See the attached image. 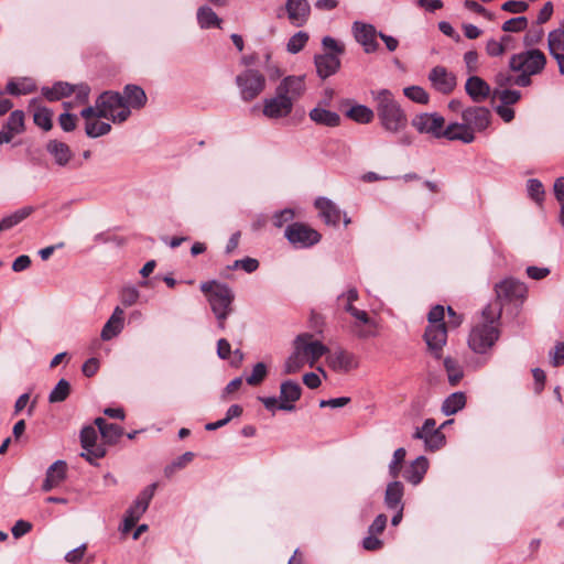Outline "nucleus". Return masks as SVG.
<instances>
[{
	"label": "nucleus",
	"mask_w": 564,
	"mask_h": 564,
	"mask_svg": "<svg viewBox=\"0 0 564 564\" xmlns=\"http://www.w3.org/2000/svg\"><path fill=\"white\" fill-rule=\"evenodd\" d=\"M404 495V486L401 481L394 480L388 484L384 492V505L388 509L403 507L402 498Z\"/></svg>",
	"instance_id": "nucleus-33"
},
{
	"label": "nucleus",
	"mask_w": 564,
	"mask_h": 564,
	"mask_svg": "<svg viewBox=\"0 0 564 564\" xmlns=\"http://www.w3.org/2000/svg\"><path fill=\"white\" fill-rule=\"evenodd\" d=\"M98 117L111 120L113 123L124 122L131 115L124 98L118 91L106 90L97 98Z\"/></svg>",
	"instance_id": "nucleus-4"
},
{
	"label": "nucleus",
	"mask_w": 564,
	"mask_h": 564,
	"mask_svg": "<svg viewBox=\"0 0 564 564\" xmlns=\"http://www.w3.org/2000/svg\"><path fill=\"white\" fill-rule=\"evenodd\" d=\"M293 110L291 99L275 89V96L263 101V115L270 119L288 117Z\"/></svg>",
	"instance_id": "nucleus-14"
},
{
	"label": "nucleus",
	"mask_w": 564,
	"mask_h": 564,
	"mask_svg": "<svg viewBox=\"0 0 564 564\" xmlns=\"http://www.w3.org/2000/svg\"><path fill=\"white\" fill-rule=\"evenodd\" d=\"M403 94L406 98L420 105H426L430 100L427 91L421 86L405 87Z\"/></svg>",
	"instance_id": "nucleus-46"
},
{
	"label": "nucleus",
	"mask_w": 564,
	"mask_h": 564,
	"mask_svg": "<svg viewBox=\"0 0 564 564\" xmlns=\"http://www.w3.org/2000/svg\"><path fill=\"white\" fill-rule=\"evenodd\" d=\"M123 434V430L121 426L108 423L104 429H101L100 435L108 444H115Z\"/></svg>",
	"instance_id": "nucleus-48"
},
{
	"label": "nucleus",
	"mask_w": 564,
	"mask_h": 564,
	"mask_svg": "<svg viewBox=\"0 0 564 564\" xmlns=\"http://www.w3.org/2000/svg\"><path fill=\"white\" fill-rule=\"evenodd\" d=\"M236 84L240 90L241 99L251 101L264 90L265 77L259 70L249 68L237 75Z\"/></svg>",
	"instance_id": "nucleus-6"
},
{
	"label": "nucleus",
	"mask_w": 564,
	"mask_h": 564,
	"mask_svg": "<svg viewBox=\"0 0 564 564\" xmlns=\"http://www.w3.org/2000/svg\"><path fill=\"white\" fill-rule=\"evenodd\" d=\"M465 90L475 102H480L490 95L492 96L490 86L479 76H470L466 80Z\"/></svg>",
	"instance_id": "nucleus-23"
},
{
	"label": "nucleus",
	"mask_w": 564,
	"mask_h": 564,
	"mask_svg": "<svg viewBox=\"0 0 564 564\" xmlns=\"http://www.w3.org/2000/svg\"><path fill=\"white\" fill-rule=\"evenodd\" d=\"M492 98H499L502 105L510 106L517 104L520 100L521 93L519 90L508 88H495L492 90Z\"/></svg>",
	"instance_id": "nucleus-45"
},
{
	"label": "nucleus",
	"mask_w": 564,
	"mask_h": 564,
	"mask_svg": "<svg viewBox=\"0 0 564 564\" xmlns=\"http://www.w3.org/2000/svg\"><path fill=\"white\" fill-rule=\"evenodd\" d=\"M98 433L94 426H85L80 431V444L85 449L80 454L91 465H97L96 460L105 457L106 448L102 444H97Z\"/></svg>",
	"instance_id": "nucleus-10"
},
{
	"label": "nucleus",
	"mask_w": 564,
	"mask_h": 564,
	"mask_svg": "<svg viewBox=\"0 0 564 564\" xmlns=\"http://www.w3.org/2000/svg\"><path fill=\"white\" fill-rule=\"evenodd\" d=\"M551 364L553 367L564 365V341L557 343L553 351H550Z\"/></svg>",
	"instance_id": "nucleus-64"
},
{
	"label": "nucleus",
	"mask_w": 564,
	"mask_h": 564,
	"mask_svg": "<svg viewBox=\"0 0 564 564\" xmlns=\"http://www.w3.org/2000/svg\"><path fill=\"white\" fill-rule=\"evenodd\" d=\"M66 463L58 459L47 468L46 475L51 474L53 481L59 485L66 478Z\"/></svg>",
	"instance_id": "nucleus-51"
},
{
	"label": "nucleus",
	"mask_w": 564,
	"mask_h": 564,
	"mask_svg": "<svg viewBox=\"0 0 564 564\" xmlns=\"http://www.w3.org/2000/svg\"><path fill=\"white\" fill-rule=\"evenodd\" d=\"M495 291L497 294V302L502 306L506 303H522L527 296L528 289L523 282L513 278H507L496 284Z\"/></svg>",
	"instance_id": "nucleus-9"
},
{
	"label": "nucleus",
	"mask_w": 564,
	"mask_h": 564,
	"mask_svg": "<svg viewBox=\"0 0 564 564\" xmlns=\"http://www.w3.org/2000/svg\"><path fill=\"white\" fill-rule=\"evenodd\" d=\"M310 35L304 31H299L292 35L286 43V51L291 54L301 52L308 42Z\"/></svg>",
	"instance_id": "nucleus-44"
},
{
	"label": "nucleus",
	"mask_w": 564,
	"mask_h": 564,
	"mask_svg": "<svg viewBox=\"0 0 564 564\" xmlns=\"http://www.w3.org/2000/svg\"><path fill=\"white\" fill-rule=\"evenodd\" d=\"M200 291L206 295L214 314H231L234 312L235 293L226 283L210 280L200 283Z\"/></svg>",
	"instance_id": "nucleus-3"
},
{
	"label": "nucleus",
	"mask_w": 564,
	"mask_h": 564,
	"mask_svg": "<svg viewBox=\"0 0 564 564\" xmlns=\"http://www.w3.org/2000/svg\"><path fill=\"white\" fill-rule=\"evenodd\" d=\"M376 101V112L382 129L390 134H399L408 127V117L389 89L371 90Z\"/></svg>",
	"instance_id": "nucleus-1"
},
{
	"label": "nucleus",
	"mask_w": 564,
	"mask_h": 564,
	"mask_svg": "<svg viewBox=\"0 0 564 564\" xmlns=\"http://www.w3.org/2000/svg\"><path fill=\"white\" fill-rule=\"evenodd\" d=\"M512 73L513 70H511L510 68L499 70L495 76V84L497 85L496 88L503 89L509 86H512L514 84L513 80L516 76Z\"/></svg>",
	"instance_id": "nucleus-58"
},
{
	"label": "nucleus",
	"mask_w": 564,
	"mask_h": 564,
	"mask_svg": "<svg viewBox=\"0 0 564 564\" xmlns=\"http://www.w3.org/2000/svg\"><path fill=\"white\" fill-rule=\"evenodd\" d=\"M155 489H156L155 482L147 486L138 495L137 499L133 501V503L129 507V509L126 512L140 520V518L143 516V513L148 510L149 505L154 496Z\"/></svg>",
	"instance_id": "nucleus-26"
},
{
	"label": "nucleus",
	"mask_w": 564,
	"mask_h": 564,
	"mask_svg": "<svg viewBox=\"0 0 564 564\" xmlns=\"http://www.w3.org/2000/svg\"><path fill=\"white\" fill-rule=\"evenodd\" d=\"M506 46L502 42L490 39L486 44V53L491 57H498L503 55Z\"/></svg>",
	"instance_id": "nucleus-62"
},
{
	"label": "nucleus",
	"mask_w": 564,
	"mask_h": 564,
	"mask_svg": "<svg viewBox=\"0 0 564 564\" xmlns=\"http://www.w3.org/2000/svg\"><path fill=\"white\" fill-rule=\"evenodd\" d=\"M288 241L296 249L311 248L321 241V234L303 223H292L284 231Z\"/></svg>",
	"instance_id": "nucleus-7"
},
{
	"label": "nucleus",
	"mask_w": 564,
	"mask_h": 564,
	"mask_svg": "<svg viewBox=\"0 0 564 564\" xmlns=\"http://www.w3.org/2000/svg\"><path fill=\"white\" fill-rule=\"evenodd\" d=\"M46 151L54 158L58 166H65L70 161L73 153L70 148L58 140H50L46 144Z\"/></svg>",
	"instance_id": "nucleus-32"
},
{
	"label": "nucleus",
	"mask_w": 564,
	"mask_h": 564,
	"mask_svg": "<svg viewBox=\"0 0 564 564\" xmlns=\"http://www.w3.org/2000/svg\"><path fill=\"white\" fill-rule=\"evenodd\" d=\"M70 393V383L66 379H61L48 394L50 403L65 401Z\"/></svg>",
	"instance_id": "nucleus-42"
},
{
	"label": "nucleus",
	"mask_w": 564,
	"mask_h": 564,
	"mask_svg": "<svg viewBox=\"0 0 564 564\" xmlns=\"http://www.w3.org/2000/svg\"><path fill=\"white\" fill-rule=\"evenodd\" d=\"M406 452L403 447L394 451L392 460L389 464V474L392 478H397L401 470V464L405 458Z\"/></svg>",
	"instance_id": "nucleus-53"
},
{
	"label": "nucleus",
	"mask_w": 564,
	"mask_h": 564,
	"mask_svg": "<svg viewBox=\"0 0 564 564\" xmlns=\"http://www.w3.org/2000/svg\"><path fill=\"white\" fill-rule=\"evenodd\" d=\"M462 119L469 126V128L475 131H485L489 124L491 119L490 110L486 107L474 106L468 107L463 110Z\"/></svg>",
	"instance_id": "nucleus-16"
},
{
	"label": "nucleus",
	"mask_w": 564,
	"mask_h": 564,
	"mask_svg": "<svg viewBox=\"0 0 564 564\" xmlns=\"http://www.w3.org/2000/svg\"><path fill=\"white\" fill-rule=\"evenodd\" d=\"M285 10L290 22L295 26H303L311 13L307 0H286Z\"/></svg>",
	"instance_id": "nucleus-21"
},
{
	"label": "nucleus",
	"mask_w": 564,
	"mask_h": 564,
	"mask_svg": "<svg viewBox=\"0 0 564 564\" xmlns=\"http://www.w3.org/2000/svg\"><path fill=\"white\" fill-rule=\"evenodd\" d=\"M547 46L551 56L564 53V28L555 29L549 33Z\"/></svg>",
	"instance_id": "nucleus-39"
},
{
	"label": "nucleus",
	"mask_w": 564,
	"mask_h": 564,
	"mask_svg": "<svg viewBox=\"0 0 564 564\" xmlns=\"http://www.w3.org/2000/svg\"><path fill=\"white\" fill-rule=\"evenodd\" d=\"M466 404V395L464 392H454L449 394L442 404V412L446 415H453L460 411Z\"/></svg>",
	"instance_id": "nucleus-36"
},
{
	"label": "nucleus",
	"mask_w": 564,
	"mask_h": 564,
	"mask_svg": "<svg viewBox=\"0 0 564 564\" xmlns=\"http://www.w3.org/2000/svg\"><path fill=\"white\" fill-rule=\"evenodd\" d=\"M423 442L427 451L434 452L443 447L445 444V435L441 430H438L437 432H434V434L424 438Z\"/></svg>",
	"instance_id": "nucleus-57"
},
{
	"label": "nucleus",
	"mask_w": 564,
	"mask_h": 564,
	"mask_svg": "<svg viewBox=\"0 0 564 564\" xmlns=\"http://www.w3.org/2000/svg\"><path fill=\"white\" fill-rule=\"evenodd\" d=\"M443 138L451 141H462L468 144L475 140V133L465 121L462 123L452 122L445 128Z\"/></svg>",
	"instance_id": "nucleus-24"
},
{
	"label": "nucleus",
	"mask_w": 564,
	"mask_h": 564,
	"mask_svg": "<svg viewBox=\"0 0 564 564\" xmlns=\"http://www.w3.org/2000/svg\"><path fill=\"white\" fill-rule=\"evenodd\" d=\"M128 108L141 109L145 106L148 97L143 88L138 85L129 84L123 88V95Z\"/></svg>",
	"instance_id": "nucleus-30"
},
{
	"label": "nucleus",
	"mask_w": 564,
	"mask_h": 564,
	"mask_svg": "<svg viewBox=\"0 0 564 564\" xmlns=\"http://www.w3.org/2000/svg\"><path fill=\"white\" fill-rule=\"evenodd\" d=\"M52 117V110L46 107H39L33 115V121L44 131H50L53 127Z\"/></svg>",
	"instance_id": "nucleus-43"
},
{
	"label": "nucleus",
	"mask_w": 564,
	"mask_h": 564,
	"mask_svg": "<svg viewBox=\"0 0 564 564\" xmlns=\"http://www.w3.org/2000/svg\"><path fill=\"white\" fill-rule=\"evenodd\" d=\"M346 116L358 123H370L375 118V112L365 105H355L346 111Z\"/></svg>",
	"instance_id": "nucleus-38"
},
{
	"label": "nucleus",
	"mask_w": 564,
	"mask_h": 564,
	"mask_svg": "<svg viewBox=\"0 0 564 564\" xmlns=\"http://www.w3.org/2000/svg\"><path fill=\"white\" fill-rule=\"evenodd\" d=\"M302 395V388L301 386L293 381V380H286L283 381L280 386V403L278 405L279 410L282 411H293L295 410L294 403L300 400Z\"/></svg>",
	"instance_id": "nucleus-18"
},
{
	"label": "nucleus",
	"mask_w": 564,
	"mask_h": 564,
	"mask_svg": "<svg viewBox=\"0 0 564 564\" xmlns=\"http://www.w3.org/2000/svg\"><path fill=\"white\" fill-rule=\"evenodd\" d=\"M444 368L446 370L449 384L452 387L457 386L464 377V372L459 364L455 359L446 357L444 359Z\"/></svg>",
	"instance_id": "nucleus-40"
},
{
	"label": "nucleus",
	"mask_w": 564,
	"mask_h": 564,
	"mask_svg": "<svg viewBox=\"0 0 564 564\" xmlns=\"http://www.w3.org/2000/svg\"><path fill=\"white\" fill-rule=\"evenodd\" d=\"M387 521H388V518L386 514H383V513L378 514L375 518V520L372 521V523L369 525L368 533L375 534V535L381 534L387 527Z\"/></svg>",
	"instance_id": "nucleus-61"
},
{
	"label": "nucleus",
	"mask_w": 564,
	"mask_h": 564,
	"mask_svg": "<svg viewBox=\"0 0 564 564\" xmlns=\"http://www.w3.org/2000/svg\"><path fill=\"white\" fill-rule=\"evenodd\" d=\"M267 375L268 368L265 364L258 362L254 365L251 375L246 378V381L249 386H258L264 380Z\"/></svg>",
	"instance_id": "nucleus-52"
},
{
	"label": "nucleus",
	"mask_w": 564,
	"mask_h": 564,
	"mask_svg": "<svg viewBox=\"0 0 564 564\" xmlns=\"http://www.w3.org/2000/svg\"><path fill=\"white\" fill-rule=\"evenodd\" d=\"M351 317L349 329L356 338L365 340L378 336V323L366 311L359 310Z\"/></svg>",
	"instance_id": "nucleus-13"
},
{
	"label": "nucleus",
	"mask_w": 564,
	"mask_h": 564,
	"mask_svg": "<svg viewBox=\"0 0 564 564\" xmlns=\"http://www.w3.org/2000/svg\"><path fill=\"white\" fill-rule=\"evenodd\" d=\"M545 64L546 56L538 48H531L513 54L509 59V67L511 70L527 72L531 75L540 74L544 69Z\"/></svg>",
	"instance_id": "nucleus-5"
},
{
	"label": "nucleus",
	"mask_w": 564,
	"mask_h": 564,
	"mask_svg": "<svg viewBox=\"0 0 564 564\" xmlns=\"http://www.w3.org/2000/svg\"><path fill=\"white\" fill-rule=\"evenodd\" d=\"M315 207L319 210V215L327 225L337 226L340 220L339 208L328 198L318 197L315 200Z\"/></svg>",
	"instance_id": "nucleus-27"
},
{
	"label": "nucleus",
	"mask_w": 564,
	"mask_h": 564,
	"mask_svg": "<svg viewBox=\"0 0 564 564\" xmlns=\"http://www.w3.org/2000/svg\"><path fill=\"white\" fill-rule=\"evenodd\" d=\"M197 24L202 30L212 28L221 29L223 19L207 4L198 7L196 11Z\"/></svg>",
	"instance_id": "nucleus-29"
},
{
	"label": "nucleus",
	"mask_w": 564,
	"mask_h": 564,
	"mask_svg": "<svg viewBox=\"0 0 564 564\" xmlns=\"http://www.w3.org/2000/svg\"><path fill=\"white\" fill-rule=\"evenodd\" d=\"M314 64L316 67L317 76L322 79H326L335 75L341 66L340 58L334 53L315 55Z\"/></svg>",
	"instance_id": "nucleus-20"
},
{
	"label": "nucleus",
	"mask_w": 564,
	"mask_h": 564,
	"mask_svg": "<svg viewBox=\"0 0 564 564\" xmlns=\"http://www.w3.org/2000/svg\"><path fill=\"white\" fill-rule=\"evenodd\" d=\"M307 361L300 354L295 346H293V352L289 356L284 364V372L286 375H293L299 372Z\"/></svg>",
	"instance_id": "nucleus-41"
},
{
	"label": "nucleus",
	"mask_w": 564,
	"mask_h": 564,
	"mask_svg": "<svg viewBox=\"0 0 564 564\" xmlns=\"http://www.w3.org/2000/svg\"><path fill=\"white\" fill-rule=\"evenodd\" d=\"M485 322L475 326L468 337V345L477 354H485L499 338V329L495 325L501 317V305L490 303L482 310Z\"/></svg>",
	"instance_id": "nucleus-2"
},
{
	"label": "nucleus",
	"mask_w": 564,
	"mask_h": 564,
	"mask_svg": "<svg viewBox=\"0 0 564 564\" xmlns=\"http://www.w3.org/2000/svg\"><path fill=\"white\" fill-rule=\"evenodd\" d=\"M528 26V19L525 17H517L507 20L502 24V31L505 32H520L525 30Z\"/></svg>",
	"instance_id": "nucleus-56"
},
{
	"label": "nucleus",
	"mask_w": 564,
	"mask_h": 564,
	"mask_svg": "<svg viewBox=\"0 0 564 564\" xmlns=\"http://www.w3.org/2000/svg\"><path fill=\"white\" fill-rule=\"evenodd\" d=\"M351 31L356 42L362 46L365 53L371 54L378 51L377 37H379V32L372 24L355 21Z\"/></svg>",
	"instance_id": "nucleus-11"
},
{
	"label": "nucleus",
	"mask_w": 564,
	"mask_h": 564,
	"mask_svg": "<svg viewBox=\"0 0 564 564\" xmlns=\"http://www.w3.org/2000/svg\"><path fill=\"white\" fill-rule=\"evenodd\" d=\"M432 87L441 94L448 95L456 87V76L444 66H435L429 73Z\"/></svg>",
	"instance_id": "nucleus-17"
},
{
	"label": "nucleus",
	"mask_w": 564,
	"mask_h": 564,
	"mask_svg": "<svg viewBox=\"0 0 564 564\" xmlns=\"http://www.w3.org/2000/svg\"><path fill=\"white\" fill-rule=\"evenodd\" d=\"M424 340L429 351L434 358L442 357L443 347L447 341V328L445 324L429 325L424 333Z\"/></svg>",
	"instance_id": "nucleus-15"
},
{
	"label": "nucleus",
	"mask_w": 564,
	"mask_h": 564,
	"mask_svg": "<svg viewBox=\"0 0 564 564\" xmlns=\"http://www.w3.org/2000/svg\"><path fill=\"white\" fill-rule=\"evenodd\" d=\"M10 131L21 133L24 129V113L22 110H14L10 113L6 124Z\"/></svg>",
	"instance_id": "nucleus-49"
},
{
	"label": "nucleus",
	"mask_w": 564,
	"mask_h": 564,
	"mask_svg": "<svg viewBox=\"0 0 564 564\" xmlns=\"http://www.w3.org/2000/svg\"><path fill=\"white\" fill-rule=\"evenodd\" d=\"M440 429H436V422L434 419H426L421 427H417L413 433V438L415 440H424L427 436L434 434Z\"/></svg>",
	"instance_id": "nucleus-54"
},
{
	"label": "nucleus",
	"mask_w": 564,
	"mask_h": 564,
	"mask_svg": "<svg viewBox=\"0 0 564 564\" xmlns=\"http://www.w3.org/2000/svg\"><path fill=\"white\" fill-rule=\"evenodd\" d=\"M313 337L311 333H302L293 340V346L296 347L310 367H313L322 356L328 352L327 346L319 340H314Z\"/></svg>",
	"instance_id": "nucleus-8"
},
{
	"label": "nucleus",
	"mask_w": 564,
	"mask_h": 564,
	"mask_svg": "<svg viewBox=\"0 0 564 564\" xmlns=\"http://www.w3.org/2000/svg\"><path fill=\"white\" fill-rule=\"evenodd\" d=\"M140 293L134 286L123 288L120 294L121 303L126 306H132L139 300Z\"/></svg>",
	"instance_id": "nucleus-59"
},
{
	"label": "nucleus",
	"mask_w": 564,
	"mask_h": 564,
	"mask_svg": "<svg viewBox=\"0 0 564 564\" xmlns=\"http://www.w3.org/2000/svg\"><path fill=\"white\" fill-rule=\"evenodd\" d=\"M33 213V207L25 206L18 210H15L13 214L2 218L0 220V231L8 230L18 224H20L22 220H24L26 217H29Z\"/></svg>",
	"instance_id": "nucleus-37"
},
{
	"label": "nucleus",
	"mask_w": 564,
	"mask_h": 564,
	"mask_svg": "<svg viewBox=\"0 0 564 564\" xmlns=\"http://www.w3.org/2000/svg\"><path fill=\"white\" fill-rule=\"evenodd\" d=\"M111 126L104 121H86L85 132L89 138H98L109 133Z\"/></svg>",
	"instance_id": "nucleus-47"
},
{
	"label": "nucleus",
	"mask_w": 564,
	"mask_h": 564,
	"mask_svg": "<svg viewBox=\"0 0 564 564\" xmlns=\"http://www.w3.org/2000/svg\"><path fill=\"white\" fill-rule=\"evenodd\" d=\"M308 117L316 124L329 128L338 127L340 123V117L337 112L327 110L319 106L313 108L310 111Z\"/></svg>",
	"instance_id": "nucleus-31"
},
{
	"label": "nucleus",
	"mask_w": 564,
	"mask_h": 564,
	"mask_svg": "<svg viewBox=\"0 0 564 564\" xmlns=\"http://www.w3.org/2000/svg\"><path fill=\"white\" fill-rule=\"evenodd\" d=\"M74 93V86L66 82H56L52 87H42V95L48 101H56Z\"/></svg>",
	"instance_id": "nucleus-34"
},
{
	"label": "nucleus",
	"mask_w": 564,
	"mask_h": 564,
	"mask_svg": "<svg viewBox=\"0 0 564 564\" xmlns=\"http://www.w3.org/2000/svg\"><path fill=\"white\" fill-rule=\"evenodd\" d=\"M429 468V460L425 456L416 457L411 465L404 470L403 478L410 484L419 485L426 474Z\"/></svg>",
	"instance_id": "nucleus-28"
},
{
	"label": "nucleus",
	"mask_w": 564,
	"mask_h": 564,
	"mask_svg": "<svg viewBox=\"0 0 564 564\" xmlns=\"http://www.w3.org/2000/svg\"><path fill=\"white\" fill-rule=\"evenodd\" d=\"M293 218H294V212L291 208H285L280 212H276L273 215V224L275 227L280 228L285 223L293 220Z\"/></svg>",
	"instance_id": "nucleus-63"
},
{
	"label": "nucleus",
	"mask_w": 564,
	"mask_h": 564,
	"mask_svg": "<svg viewBox=\"0 0 564 564\" xmlns=\"http://www.w3.org/2000/svg\"><path fill=\"white\" fill-rule=\"evenodd\" d=\"M328 366L337 372H348L359 365L357 357L345 349H338L327 356Z\"/></svg>",
	"instance_id": "nucleus-19"
},
{
	"label": "nucleus",
	"mask_w": 564,
	"mask_h": 564,
	"mask_svg": "<svg viewBox=\"0 0 564 564\" xmlns=\"http://www.w3.org/2000/svg\"><path fill=\"white\" fill-rule=\"evenodd\" d=\"M322 45L328 51L327 53H334L339 58L345 53V45L329 35L322 39Z\"/></svg>",
	"instance_id": "nucleus-55"
},
{
	"label": "nucleus",
	"mask_w": 564,
	"mask_h": 564,
	"mask_svg": "<svg viewBox=\"0 0 564 564\" xmlns=\"http://www.w3.org/2000/svg\"><path fill=\"white\" fill-rule=\"evenodd\" d=\"M276 90L283 96L291 99L293 104L300 98L305 90L304 77L302 76H288L281 80L278 85Z\"/></svg>",
	"instance_id": "nucleus-22"
},
{
	"label": "nucleus",
	"mask_w": 564,
	"mask_h": 564,
	"mask_svg": "<svg viewBox=\"0 0 564 564\" xmlns=\"http://www.w3.org/2000/svg\"><path fill=\"white\" fill-rule=\"evenodd\" d=\"M124 312L121 307L117 306L110 318L104 325L100 337L102 340H110L118 336L123 329Z\"/></svg>",
	"instance_id": "nucleus-25"
},
{
	"label": "nucleus",
	"mask_w": 564,
	"mask_h": 564,
	"mask_svg": "<svg viewBox=\"0 0 564 564\" xmlns=\"http://www.w3.org/2000/svg\"><path fill=\"white\" fill-rule=\"evenodd\" d=\"M58 123H59L61 128L63 129V131L72 132L76 129L77 116L69 113L67 111L64 113H61L58 117Z\"/></svg>",
	"instance_id": "nucleus-60"
},
{
	"label": "nucleus",
	"mask_w": 564,
	"mask_h": 564,
	"mask_svg": "<svg viewBox=\"0 0 564 564\" xmlns=\"http://www.w3.org/2000/svg\"><path fill=\"white\" fill-rule=\"evenodd\" d=\"M445 119L441 115L423 112L412 119V126L420 133L431 134L434 138H443Z\"/></svg>",
	"instance_id": "nucleus-12"
},
{
	"label": "nucleus",
	"mask_w": 564,
	"mask_h": 564,
	"mask_svg": "<svg viewBox=\"0 0 564 564\" xmlns=\"http://www.w3.org/2000/svg\"><path fill=\"white\" fill-rule=\"evenodd\" d=\"M527 191L529 196L536 202L538 204H541L544 199V187L543 184L536 180V178H530L527 182Z\"/></svg>",
	"instance_id": "nucleus-50"
},
{
	"label": "nucleus",
	"mask_w": 564,
	"mask_h": 564,
	"mask_svg": "<svg viewBox=\"0 0 564 564\" xmlns=\"http://www.w3.org/2000/svg\"><path fill=\"white\" fill-rule=\"evenodd\" d=\"M36 90V85L31 78L11 79L8 82L6 93L12 96L28 95Z\"/></svg>",
	"instance_id": "nucleus-35"
}]
</instances>
